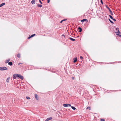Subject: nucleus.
<instances>
[{"mask_svg": "<svg viewBox=\"0 0 121 121\" xmlns=\"http://www.w3.org/2000/svg\"><path fill=\"white\" fill-rule=\"evenodd\" d=\"M100 1H101V4H103V2L102 0H100Z\"/></svg>", "mask_w": 121, "mask_h": 121, "instance_id": "7c9ffc66", "label": "nucleus"}, {"mask_svg": "<svg viewBox=\"0 0 121 121\" xmlns=\"http://www.w3.org/2000/svg\"><path fill=\"white\" fill-rule=\"evenodd\" d=\"M26 98L27 99H30V98L29 97H28V96H27L26 97Z\"/></svg>", "mask_w": 121, "mask_h": 121, "instance_id": "a878e982", "label": "nucleus"}, {"mask_svg": "<svg viewBox=\"0 0 121 121\" xmlns=\"http://www.w3.org/2000/svg\"><path fill=\"white\" fill-rule=\"evenodd\" d=\"M19 77L20 78V79H23V77L22 76H21L20 75H19Z\"/></svg>", "mask_w": 121, "mask_h": 121, "instance_id": "423d86ee", "label": "nucleus"}, {"mask_svg": "<svg viewBox=\"0 0 121 121\" xmlns=\"http://www.w3.org/2000/svg\"><path fill=\"white\" fill-rule=\"evenodd\" d=\"M35 99H36L38 100V95H37V94H35Z\"/></svg>", "mask_w": 121, "mask_h": 121, "instance_id": "6e6552de", "label": "nucleus"}, {"mask_svg": "<svg viewBox=\"0 0 121 121\" xmlns=\"http://www.w3.org/2000/svg\"><path fill=\"white\" fill-rule=\"evenodd\" d=\"M31 38V36H29L28 38V39H30V38Z\"/></svg>", "mask_w": 121, "mask_h": 121, "instance_id": "473e14b6", "label": "nucleus"}, {"mask_svg": "<svg viewBox=\"0 0 121 121\" xmlns=\"http://www.w3.org/2000/svg\"><path fill=\"white\" fill-rule=\"evenodd\" d=\"M8 70V68L5 67H0V70L1 71L4 70Z\"/></svg>", "mask_w": 121, "mask_h": 121, "instance_id": "f257e3e1", "label": "nucleus"}, {"mask_svg": "<svg viewBox=\"0 0 121 121\" xmlns=\"http://www.w3.org/2000/svg\"><path fill=\"white\" fill-rule=\"evenodd\" d=\"M35 0H33L31 1V3L32 4H35Z\"/></svg>", "mask_w": 121, "mask_h": 121, "instance_id": "9b49d317", "label": "nucleus"}, {"mask_svg": "<svg viewBox=\"0 0 121 121\" xmlns=\"http://www.w3.org/2000/svg\"><path fill=\"white\" fill-rule=\"evenodd\" d=\"M17 56L18 58H20L21 57L20 54V53H18L17 55Z\"/></svg>", "mask_w": 121, "mask_h": 121, "instance_id": "2eb2a0df", "label": "nucleus"}, {"mask_svg": "<svg viewBox=\"0 0 121 121\" xmlns=\"http://www.w3.org/2000/svg\"><path fill=\"white\" fill-rule=\"evenodd\" d=\"M85 21H86L87 22V19H83L81 20V22H84Z\"/></svg>", "mask_w": 121, "mask_h": 121, "instance_id": "9d476101", "label": "nucleus"}, {"mask_svg": "<svg viewBox=\"0 0 121 121\" xmlns=\"http://www.w3.org/2000/svg\"><path fill=\"white\" fill-rule=\"evenodd\" d=\"M5 4V3H3L1 4L0 5V7H1L2 6L4 5Z\"/></svg>", "mask_w": 121, "mask_h": 121, "instance_id": "f8f14e48", "label": "nucleus"}, {"mask_svg": "<svg viewBox=\"0 0 121 121\" xmlns=\"http://www.w3.org/2000/svg\"><path fill=\"white\" fill-rule=\"evenodd\" d=\"M48 0V3H49L50 2V0Z\"/></svg>", "mask_w": 121, "mask_h": 121, "instance_id": "c9c22d12", "label": "nucleus"}, {"mask_svg": "<svg viewBox=\"0 0 121 121\" xmlns=\"http://www.w3.org/2000/svg\"><path fill=\"white\" fill-rule=\"evenodd\" d=\"M80 58L82 59L83 58V57H82V56H80Z\"/></svg>", "mask_w": 121, "mask_h": 121, "instance_id": "cd10ccee", "label": "nucleus"}, {"mask_svg": "<svg viewBox=\"0 0 121 121\" xmlns=\"http://www.w3.org/2000/svg\"><path fill=\"white\" fill-rule=\"evenodd\" d=\"M117 35H118L120 37H121V35H120V34H117Z\"/></svg>", "mask_w": 121, "mask_h": 121, "instance_id": "c756f323", "label": "nucleus"}, {"mask_svg": "<svg viewBox=\"0 0 121 121\" xmlns=\"http://www.w3.org/2000/svg\"><path fill=\"white\" fill-rule=\"evenodd\" d=\"M106 7L109 10V12L112 15H113V13L112 12L111 10V9H110L108 7L107 5H106Z\"/></svg>", "mask_w": 121, "mask_h": 121, "instance_id": "f03ea898", "label": "nucleus"}, {"mask_svg": "<svg viewBox=\"0 0 121 121\" xmlns=\"http://www.w3.org/2000/svg\"><path fill=\"white\" fill-rule=\"evenodd\" d=\"M63 106L64 107H68L69 106L70 107L71 105L69 104H63Z\"/></svg>", "mask_w": 121, "mask_h": 121, "instance_id": "7ed1b4c3", "label": "nucleus"}, {"mask_svg": "<svg viewBox=\"0 0 121 121\" xmlns=\"http://www.w3.org/2000/svg\"><path fill=\"white\" fill-rule=\"evenodd\" d=\"M52 119V117H50L49 118H47L45 121H48Z\"/></svg>", "mask_w": 121, "mask_h": 121, "instance_id": "39448f33", "label": "nucleus"}, {"mask_svg": "<svg viewBox=\"0 0 121 121\" xmlns=\"http://www.w3.org/2000/svg\"><path fill=\"white\" fill-rule=\"evenodd\" d=\"M73 60H74V61H73V62L74 63H75V62H76L77 61V57H76V58H74L73 59Z\"/></svg>", "mask_w": 121, "mask_h": 121, "instance_id": "20e7f679", "label": "nucleus"}, {"mask_svg": "<svg viewBox=\"0 0 121 121\" xmlns=\"http://www.w3.org/2000/svg\"><path fill=\"white\" fill-rule=\"evenodd\" d=\"M69 38L70 39V40L73 41H74L75 40V39H73L72 38L70 37Z\"/></svg>", "mask_w": 121, "mask_h": 121, "instance_id": "4468645a", "label": "nucleus"}, {"mask_svg": "<svg viewBox=\"0 0 121 121\" xmlns=\"http://www.w3.org/2000/svg\"><path fill=\"white\" fill-rule=\"evenodd\" d=\"M22 64V63H19L18 64V65H19L20 64Z\"/></svg>", "mask_w": 121, "mask_h": 121, "instance_id": "72a5a7b5", "label": "nucleus"}, {"mask_svg": "<svg viewBox=\"0 0 121 121\" xmlns=\"http://www.w3.org/2000/svg\"><path fill=\"white\" fill-rule=\"evenodd\" d=\"M72 79H74V77H72Z\"/></svg>", "mask_w": 121, "mask_h": 121, "instance_id": "58836bf2", "label": "nucleus"}, {"mask_svg": "<svg viewBox=\"0 0 121 121\" xmlns=\"http://www.w3.org/2000/svg\"><path fill=\"white\" fill-rule=\"evenodd\" d=\"M16 77H19V75L18 74H16Z\"/></svg>", "mask_w": 121, "mask_h": 121, "instance_id": "bb28decb", "label": "nucleus"}, {"mask_svg": "<svg viewBox=\"0 0 121 121\" xmlns=\"http://www.w3.org/2000/svg\"><path fill=\"white\" fill-rule=\"evenodd\" d=\"M39 2L40 3V4H42V2H41V1L40 0H39Z\"/></svg>", "mask_w": 121, "mask_h": 121, "instance_id": "2f4dec72", "label": "nucleus"}, {"mask_svg": "<svg viewBox=\"0 0 121 121\" xmlns=\"http://www.w3.org/2000/svg\"><path fill=\"white\" fill-rule=\"evenodd\" d=\"M86 109H89V110H90L91 109V108L89 107H88L86 108Z\"/></svg>", "mask_w": 121, "mask_h": 121, "instance_id": "b1692460", "label": "nucleus"}, {"mask_svg": "<svg viewBox=\"0 0 121 121\" xmlns=\"http://www.w3.org/2000/svg\"><path fill=\"white\" fill-rule=\"evenodd\" d=\"M116 33H118V34H120L121 32H120L119 31V30H118L117 31V32H116Z\"/></svg>", "mask_w": 121, "mask_h": 121, "instance_id": "393cba45", "label": "nucleus"}, {"mask_svg": "<svg viewBox=\"0 0 121 121\" xmlns=\"http://www.w3.org/2000/svg\"><path fill=\"white\" fill-rule=\"evenodd\" d=\"M78 29L79 30V32H81L82 31V28L80 27H79L78 28Z\"/></svg>", "mask_w": 121, "mask_h": 121, "instance_id": "0eeeda50", "label": "nucleus"}, {"mask_svg": "<svg viewBox=\"0 0 121 121\" xmlns=\"http://www.w3.org/2000/svg\"><path fill=\"white\" fill-rule=\"evenodd\" d=\"M100 120L101 121H105L103 119H101Z\"/></svg>", "mask_w": 121, "mask_h": 121, "instance_id": "c85d7f7f", "label": "nucleus"}, {"mask_svg": "<svg viewBox=\"0 0 121 121\" xmlns=\"http://www.w3.org/2000/svg\"><path fill=\"white\" fill-rule=\"evenodd\" d=\"M64 36V37H65V36L64 35H62V36Z\"/></svg>", "mask_w": 121, "mask_h": 121, "instance_id": "4c0bfd02", "label": "nucleus"}, {"mask_svg": "<svg viewBox=\"0 0 121 121\" xmlns=\"http://www.w3.org/2000/svg\"><path fill=\"white\" fill-rule=\"evenodd\" d=\"M10 78L9 77L8 78H7V79L6 80V82H7L8 83L9 82V79H10Z\"/></svg>", "mask_w": 121, "mask_h": 121, "instance_id": "1a4fd4ad", "label": "nucleus"}, {"mask_svg": "<svg viewBox=\"0 0 121 121\" xmlns=\"http://www.w3.org/2000/svg\"><path fill=\"white\" fill-rule=\"evenodd\" d=\"M119 28H116V30L118 31V30H119Z\"/></svg>", "mask_w": 121, "mask_h": 121, "instance_id": "e433bc0d", "label": "nucleus"}, {"mask_svg": "<svg viewBox=\"0 0 121 121\" xmlns=\"http://www.w3.org/2000/svg\"><path fill=\"white\" fill-rule=\"evenodd\" d=\"M109 16L111 19H113V18L111 15H109Z\"/></svg>", "mask_w": 121, "mask_h": 121, "instance_id": "5701e85b", "label": "nucleus"}, {"mask_svg": "<svg viewBox=\"0 0 121 121\" xmlns=\"http://www.w3.org/2000/svg\"><path fill=\"white\" fill-rule=\"evenodd\" d=\"M10 59H9L8 60H7L6 61H5V63H8V62H9L10 61Z\"/></svg>", "mask_w": 121, "mask_h": 121, "instance_id": "dca6fc26", "label": "nucleus"}, {"mask_svg": "<svg viewBox=\"0 0 121 121\" xmlns=\"http://www.w3.org/2000/svg\"><path fill=\"white\" fill-rule=\"evenodd\" d=\"M71 108L73 110H75L76 109V108H75L73 106H71Z\"/></svg>", "mask_w": 121, "mask_h": 121, "instance_id": "6ab92c4d", "label": "nucleus"}, {"mask_svg": "<svg viewBox=\"0 0 121 121\" xmlns=\"http://www.w3.org/2000/svg\"><path fill=\"white\" fill-rule=\"evenodd\" d=\"M13 63H12L11 62H9L8 63V64L9 65H12Z\"/></svg>", "mask_w": 121, "mask_h": 121, "instance_id": "ddd939ff", "label": "nucleus"}, {"mask_svg": "<svg viewBox=\"0 0 121 121\" xmlns=\"http://www.w3.org/2000/svg\"><path fill=\"white\" fill-rule=\"evenodd\" d=\"M112 20H113V21H116V20L115 19H113H113H112Z\"/></svg>", "mask_w": 121, "mask_h": 121, "instance_id": "f704fd0d", "label": "nucleus"}, {"mask_svg": "<svg viewBox=\"0 0 121 121\" xmlns=\"http://www.w3.org/2000/svg\"><path fill=\"white\" fill-rule=\"evenodd\" d=\"M35 34H33L31 35V37H34V36H35Z\"/></svg>", "mask_w": 121, "mask_h": 121, "instance_id": "4be33fe9", "label": "nucleus"}, {"mask_svg": "<svg viewBox=\"0 0 121 121\" xmlns=\"http://www.w3.org/2000/svg\"><path fill=\"white\" fill-rule=\"evenodd\" d=\"M16 74H14L13 75V78L14 79H15L16 78Z\"/></svg>", "mask_w": 121, "mask_h": 121, "instance_id": "f3484780", "label": "nucleus"}, {"mask_svg": "<svg viewBox=\"0 0 121 121\" xmlns=\"http://www.w3.org/2000/svg\"><path fill=\"white\" fill-rule=\"evenodd\" d=\"M109 20L110 21V22L112 24H113L114 23L110 19H109Z\"/></svg>", "mask_w": 121, "mask_h": 121, "instance_id": "412c9836", "label": "nucleus"}, {"mask_svg": "<svg viewBox=\"0 0 121 121\" xmlns=\"http://www.w3.org/2000/svg\"><path fill=\"white\" fill-rule=\"evenodd\" d=\"M67 20V19H63V20H61L60 22V23H61L62 22H63V21H65L66 20Z\"/></svg>", "mask_w": 121, "mask_h": 121, "instance_id": "a211bd4d", "label": "nucleus"}, {"mask_svg": "<svg viewBox=\"0 0 121 121\" xmlns=\"http://www.w3.org/2000/svg\"><path fill=\"white\" fill-rule=\"evenodd\" d=\"M37 5L39 7H41L42 6V5L41 4H38Z\"/></svg>", "mask_w": 121, "mask_h": 121, "instance_id": "aec40b11", "label": "nucleus"}]
</instances>
